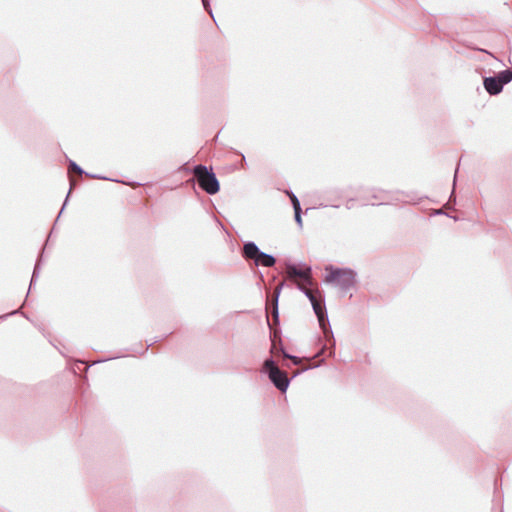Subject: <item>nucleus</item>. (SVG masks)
I'll list each match as a JSON object with an SVG mask.
<instances>
[{
  "label": "nucleus",
  "instance_id": "412c9836",
  "mask_svg": "<svg viewBox=\"0 0 512 512\" xmlns=\"http://www.w3.org/2000/svg\"><path fill=\"white\" fill-rule=\"evenodd\" d=\"M202 3L204 9L210 14L211 17H213V12L209 0H202Z\"/></svg>",
  "mask_w": 512,
  "mask_h": 512
},
{
  "label": "nucleus",
  "instance_id": "f03ea898",
  "mask_svg": "<svg viewBox=\"0 0 512 512\" xmlns=\"http://www.w3.org/2000/svg\"><path fill=\"white\" fill-rule=\"evenodd\" d=\"M192 171L194 177L187 183L195 184L197 182L198 186L209 195H215L220 191V182L212 167L208 168L203 164H197L193 166Z\"/></svg>",
  "mask_w": 512,
  "mask_h": 512
},
{
  "label": "nucleus",
  "instance_id": "0eeeda50",
  "mask_svg": "<svg viewBox=\"0 0 512 512\" xmlns=\"http://www.w3.org/2000/svg\"><path fill=\"white\" fill-rule=\"evenodd\" d=\"M271 383L282 393H285L290 385L291 378L279 368H275L268 375Z\"/></svg>",
  "mask_w": 512,
  "mask_h": 512
},
{
  "label": "nucleus",
  "instance_id": "dca6fc26",
  "mask_svg": "<svg viewBox=\"0 0 512 512\" xmlns=\"http://www.w3.org/2000/svg\"><path fill=\"white\" fill-rule=\"evenodd\" d=\"M287 194H288V195H289V197H290V200H291V204H292L293 210L301 209L300 201H299V199L297 198V196H296L292 191L287 192Z\"/></svg>",
  "mask_w": 512,
  "mask_h": 512
},
{
  "label": "nucleus",
  "instance_id": "aec40b11",
  "mask_svg": "<svg viewBox=\"0 0 512 512\" xmlns=\"http://www.w3.org/2000/svg\"><path fill=\"white\" fill-rule=\"evenodd\" d=\"M71 192H72V186L70 187V189H69V191H68V193H67V195H66L65 201H64V203H63V205H62V208H61V210H60V212H59V214H58V216H57V218H56V220H55V223L58 221V219H59V217H60L61 213L63 212V210H64V208H65V206H66V204H67V202H68V199H69V197H70Z\"/></svg>",
  "mask_w": 512,
  "mask_h": 512
},
{
  "label": "nucleus",
  "instance_id": "f3484780",
  "mask_svg": "<svg viewBox=\"0 0 512 512\" xmlns=\"http://www.w3.org/2000/svg\"><path fill=\"white\" fill-rule=\"evenodd\" d=\"M68 167L70 171L77 172L80 175L85 173V171L73 160H69Z\"/></svg>",
  "mask_w": 512,
  "mask_h": 512
},
{
  "label": "nucleus",
  "instance_id": "ddd939ff",
  "mask_svg": "<svg viewBox=\"0 0 512 512\" xmlns=\"http://www.w3.org/2000/svg\"><path fill=\"white\" fill-rule=\"evenodd\" d=\"M275 368H278L274 359L272 357H269L265 359L263 363V372L269 375L271 371H273Z\"/></svg>",
  "mask_w": 512,
  "mask_h": 512
},
{
  "label": "nucleus",
  "instance_id": "4468645a",
  "mask_svg": "<svg viewBox=\"0 0 512 512\" xmlns=\"http://www.w3.org/2000/svg\"><path fill=\"white\" fill-rule=\"evenodd\" d=\"M457 173H458V168H456V170H455V175H454V179H453V189L449 196L447 205H455L456 204L455 186H456Z\"/></svg>",
  "mask_w": 512,
  "mask_h": 512
},
{
  "label": "nucleus",
  "instance_id": "20e7f679",
  "mask_svg": "<svg viewBox=\"0 0 512 512\" xmlns=\"http://www.w3.org/2000/svg\"><path fill=\"white\" fill-rule=\"evenodd\" d=\"M241 254L246 261L253 262L257 267H273L277 261L274 255L261 251L254 241L244 242Z\"/></svg>",
  "mask_w": 512,
  "mask_h": 512
},
{
  "label": "nucleus",
  "instance_id": "a211bd4d",
  "mask_svg": "<svg viewBox=\"0 0 512 512\" xmlns=\"http://www.w3.org/2000/svg\"><path fill=\"white\" fill-rule=\"evenodd\" d=\"M294 219L300 229L303 227L302 209L294 210Z\"/></svg>",
  "mask_w": 512,
  "mask_h": 512
},
{
  "label": "nucleus",
  "instance_id": "4be33fe9",
  "mask_svg": "<svg viewBox=\"0 0 512 512\" xmlns=\"http://www.w3.org/2000/svg\"><path fill=\"white\" fill-rule=\"evenodd\" d=\"M192 170H193V167H192V168H190V167L187 165V163H185V164H183V165H181V166L179 167V171H183V172H185V173H192V174H193V171H192Z\"/></svg>",
  "mask_w": 512,
  "mask_h": 512
},
{
  "label": "nucleus",
  "instance_id": "7ed1b4c3",
  "mask_svg": "<svg viewBox=\"0 0 512 512\" xmlns=\"http://www.w3.org/2000/svg\"><path fill=\"white\" fill-rule=\"evenodd\" d=\"M328 272L325 276L327 283L337 284L342 292H348L356 284L357 273L351 268H340L329 265L326 267Z\"/></svg>",
  "mask_w": 512,
  "mask_h": 512
},
{
  "label": "nucleus",
  "instance_id": "393cba45",
  "mask_svg": "<svg viewBox=\"0 0 512 512\" xmlns=\"http://www.w3.org/2000/svg\"><path fill=\"white\" fill-rule=\"evenodd\" d=\"M16 313H17V311H13V312H11V313H9V314H6V315L1 316V318H6L7 316H9V315H13V314H16Z\"/></svg>",
  "mask_w": 512,
  "mask_h": 512
},
{
  "label": "nucleus",
  "instance_id": "2eb2a0df",
  "mask_svg": "<svg viewBox=\"0 0 512 512\" xmlns=\"http://www.w3.org/2000/svg\"><path fill=\"white\" fill-rule=\"evenodd\" d=\"M297 288L308 298L310 303L315 302V300L317 299V297L314 295V293L310 289H308L302 285H298Z\"/></svg>",
  "mask_w": 512,
  "mask_h": 512
},
{
  "label": "nucleus",
  "instance_id": "6e6552de",
  "mask_svg": "<svg viewBox=\"0 0 512 512\" xmlns=\"http://www.w3.org/2000/svg\"><path fill=\"white\" fill-rule=\"evenodd\" d=\"M483 86L486 92L491 96L500 94L504 88L496 75L484 77Z\"/></svg>",
  "mask_w": 512,
  "mask_h": 512
},
{
  "label": "nucleus",
  "instance_id": "f257e3e1",
  "mask_svg": "<svg viewBox=\"0 0 512 512\" xmlns=\"http://www.w3.org/2000/svg\"><path fill=\"white\" fill-rule=\"evenodd\" d=\"M313 311L317 316L319 326L323 331L326 341L329 343V357L335 355V339L329 323L327 309L323 299H316L315 302H311ZM328 349L327 344H324L322 348L314 355V358H319L324 351Z\"/></svg>",
  "mask_w": 512,
  "mask_h": 512
},
{
  "label": "nucleus",
  "instance_id": "1a4fd4ad",
  "mask_svg": "<svg viewBox=\"0 0 512 512\" xmlns=\"http://www.w3.org/2000/svg\"><path fill=\"white\" fill-rule=\"evenodd\" d=\"M272 353H276V352H280L284 358L286 359H290L292 361V364L293 365H299L301 363V358L298 357V356H295V355H291L289 354L284 346H283V343H282V340L279 338L278 339V343H277V347L274 351H271Z\"/></svg>",
  "mask_w": 512,
  "mask_h": 512
},
{
  "label": "nucleus",
  "instance_id": "a878e982",
  "mask_svg": "<svg viewBox=\"0 0 512 512\" xmlns=\"http://www.w3.org/2000/svg\"><path fill=\"white\" fill-rule=\"evenodd\" d=\"M116 357H111V358H108V360H111V359H115ZM104 361H107V359H104V360H98L96 361L95 363H101V362H104Z\"/></svg>",
  "mask_w": 512,
  "mask_h": 512
},
{
  "label": "nucleus",
  "instance_id": "5701e85b",
  "mask_svg": "<svg viewBox=\"0 0 512 512\" xmlns=\"http://www.w3.org/2000/svg\"><path fill=\"white\" fill-rule=\"evenodd\" d=\"M435 214L436 215H446L448 217H451L450 215H448L447 213H445L442 209H438L435 211Z\"/></svg>",
  "mask_w": 512,
  "mask_h": 512
},
{
  "label": "nucleus",
  "instance_id": "6ab92c4d",
  "mask_svg": "<svg viewBox=\"0 0 512 512\" xmlns=\"http://www.w3.org/2000/svg\"><path fill=\"white\" fill-rule=\"evenodd\" d=\"M324 361H325V360H324V358H321V359H320V361H319L318 363H316V364H314V365H311V366H308V367H305V368L301 369L300 371H298V372L294 373V375L292 376V378H293V377L298 376L300 373H302V372H304V371H307V370L312 369V368H317V367H319L322 363H324Z\"/></svg>",
  "mask_w": 512,
  "mask_h": 512
},
{
  "label": "nucleus",
  "instance_id": "423d86ee",
  "mask_svg": "<svg viewBox=\"0 0 512 512\" xmlns=\"http://www.w3.org/2000/svg\"><path fill=\"white\" fill-rule=\"evenodd\" d=\"M286 272L290 277H298L306 283L311 282L312 267L306 263L295 264L291 261L285 263Z\"/></svg>",
  "mask_w": 512,
  "mask_h": 512
},
{
  "label": "nucleus",
  "instance_id": "9d476101",
  "mask_svg": "<svg viewBox=\"0 0 512 512\" xmlns=\"http://www.w3.org/2000/svg\"><path fill=\"white\" fill-rule=\"evenodd\" d=\"M84 174L87 177L92 178V179L108 180V181H113V182H116V183H122V184H125V185H128V186H131L132 188H136V187H139L141 185L139 182H125L123 180L108 178V177H105V176H102V175H99V174L88 173L86 171H85Z\"/></svg>",
  "mask_w": 512,
  "mask_h": 512
},
{
  "label": "nucleus",
  "instance_id": "39448f33",
  "mask_svg": "<svg viewBox=\"0 0 512 512\" xmlns=\"http://www.w3.org/2000/svg\"><path fill=\"white\" fill-rule=\"evenodd\" d=\"M280 291H281V286L277 289L276 294H275L274 308H273V311L271 313L272 314V321L269 318V314L267 313V315H266L267 324H268V327L270 329V339H271V342H272L271 351H274L276 349L277 343H278L276 338L278 337L277 333L279 331H276L274 329V326H279L280 325V318H279V311H278V299H279Z\"/></svg>",
  "mask_w": 512,
  "mask_h": 512
},
{
  "label": "nucleus",
  "instance_id": "b1692460",
  "mask_svg": "<svg viewBox=\"0 0 512 512\" xmlns=\"http://www.w3.org/2000/svg\"><path fill=\"white\" fill-rule=\"evenodd\" d=\"M246 165V159L244 157V155H242V164L241 166L244 167Z\"/></svg>",
  "mask_w": 512,
  "mask_h": 512
},
{
  "label": "nucleus",
  "instance_id": "f8f14e48",
  "mask_svg": "<svg viewBox=\"0 0 512 512\" xmlns=\"http://www.w3.org/2000/svg\"><path fill=\"white\" fill-rule=\"evenodd\" d=\"M496 76L500 80L503 87L512 81V71L510 69L502 70L497 73Z\"/></svg>",
  "mask_w": 512,
  "mask_h": 512
},
{
  "label": "nucleus",
  "instance_id": "9b49d317",
  "mask_svg": "<svg viewBox=\"0 0 512 512\" xmlns=\"http://www.w3.org/2000/svg\"><path fill=\"white\" fill-rule=\"evenodd\" d=\"M43 251H44V247L42 248L41 253L36 260V263H35V266H34V269L32 272V276H31V280H30L29 291L31 290L32 286L36 283V281L39 277Z\"/></svg>",
  "mask_w": 512,
  "mask_h": 512
},
{
  "label": "nucleus",
  "instance_id": "bb28decb",
  "mask_svg": "<svg viewBox=\"0 0 512 512\" xmlns=\"http://www.w3.org/2000/svg\"><path fill=\"white\" fill-rule=\"evenodd\" d=\"M334 208H339V205H331Z\"/></svg>",
  "mask_w": 512,
  "mask_h": 512
}]
</instances>
